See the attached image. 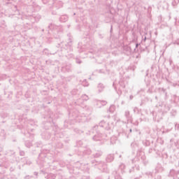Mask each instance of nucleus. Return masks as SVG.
Wrapping results in <instances>:
<instances>
[{"label":"nucleus","instance_id":"f257e3e1","mask_svg":"<svg viewBox=\"0 0 179 179\" xmlns=\"http://www.w3.org/2000/svg\"><path fill=\"white\" fill-rule=\"evenodd\" d=\"M69 114L70 115L71 114L73 120H75L76 122H85V121H86V115L82 116L78 110H76L73 113L70 112Z\"/></svg>","mask_w":179,"mask_h":179},{"label":"nucleus","instance_id":"f03ea898","mask_svg":"<svg viewBox=\"0 0 179 179\" xmlns=\"http://www.w3.org/2000/svg\"><path fill=\"white\" fill-rule=\"evenodd\" d=\"M48 28L50 30L53 31V33L55 34V33H60V34H62V26L61 25H56L55 24H50L48 26Z\"/></svg>","mask_w":179,"mask_h":179},{"label":"nucleus","instance_id":"7ed1b4c3","mask_svg":"<svg viewBox=\"0 0 179 179\" xmlns=\"http://www.w3.org/2000/svg\"><path fill=\"white\" fill-rule=\"evenodd\" d=\"M99 127L101 128H104L106 131H110V129H113L114 128V124L113 123L106 122L104 120H101L99 122Z\"/></svg>","mask_w":179,"mask_h":179},{"label":"nucleus","instance_id":"20e7f679","mask_svg":"<svg viewBox=\"0 0 179 179\" xmlns=\"http://www.w3.org/2000/svg\"><path fill=\"white\" fill-rule=\"evenodd\" d=\"M99 170L103 173H107V165L104 162H98Z\"/></svg>","mask_w":179,"mask_h":179},{"label":"nucleus","instance_id":"39448f33","mask_svg":"<svg viewBox=\"0 0 179 179\" xmlns=\"http://www.w3.org/2000/svg\"><path fill=\"white\" fill-rule=\"evenodd\" d=\"M124 117L126 118V122H129V121H131L132 117L131 116V112H129V110H126L124 111Z\"/></svg>","mask_w":179,"mask_h":179},{"label":"nucleus","instance_id":"423d86ee","mask_svg":"<svg viewBox=\"0 0 179 179\" xmlns=\"http://www.w3.org/2000/svg\"><path fill=\"white\" fill-rule=\"evenodd\" d=\"M104 137V135L101 134L99 131L96 132V134L92 138L93 141H101Z\"/></svg>","mask_w":179,"mask_h":179},{"label":"nucleus","instance_id":"0eeeda50","mask_svg":"<svg viewBox=\"0 0 179 179\" xmlns=\"http://www.w3.org/2000/svg\"><path fill=\"white\" fill-rule=\"evenodd\" d=\"M123 51L127 55H131V47L126 45L123 47Z\"/></svg>","mask_w":179,"mask_h":179},{"label":"nucleus","instance_id":"6e6552de","mask_svg":"<svg viewBox=\"0 0 179 179\" xmlns=\"http://www.w3.org/2000/svg\"><path fill=\"white\" fill-rule=\"evenodd\" d=\"M84 110L86 112L85 115H90V114H92V111L93 109L92 108V107L89 106H85L84 107Z\"/></svg>","mask_w":179,"mask_h":179},{"label":"nucleus","instance_id":"1a4fd4ad","mask_svg":"<svg viewBox=\"0 0 179 179\" xmlns=\"http://www.w3.org/2000/svg\"><path fill=\"white\" fill-rule=\"evenodd\" d=\"M62 72H71V64H66L62 66Z\"/></svg>","mask_w":179,"mask_h":179},{"label":"nucleus","instance_id":"9d476101","mask_svg":"<svg viewBox=\"0 0 179 179\" xmlns=\"http://www.w3.org/2000/svg\"><path fill=\"white\" fill-rule=\"evenodd\" d=\"M104 87H105L104 85H103L102 83L98 84L97 89H98L99 93H101V92L104 90Z\"/></svg>","mask_w":179,"mask_h":179},{"label":"nucleus","instance_id":"9b49d317","mask_svg":"<svg viewBox=\"0 0 179 179\" xmlns=\"http://www.w3.org/2000/svg\"><path fill=\"white\" fill-rule=\"evenodd\" d=\"M113 160H114V155L110 154L107 156L106 162H108V163H111V162H113Z\"/></svg>","mask_w":179,"mask_h":179},{"label":"nucleus","instance_id":"f8f14e48","mask_svg":"<svg viewBox=\"0 0 179 179\" xmlns=\"http://www.w3.org/2000/svg\"><path fill=\"white\" fill-rule=\"evenodd\" d=\"M59 21L62 22L63 23H65V22L68 21V15H62L59 17Z\"/></svg>","mask_w":179,"mask_h":179},{"label":"nucleus","instance_id":"ddd939ff","mask_svg":"<svg viewBox=\"0 0 179 179\" xmlns=\"http://www.w3.org/2000/svg\"><path fill=\"white\" fill-rule=\"evenodd\" d=\"M67 36H68L69 40V42L67 44L69 45V48L70 51H72V47H71V43H72L71 34H67Z\"/></svg>","mask_w":179,"mask_h":179},{"label":"nucleus","instance_id":"4468645a","mask_svg":"<svg viewBox=\"0 0 179 179\" xmlns=\"http://www.w3.org/2000/svg\"><path fill=\"white\" fill-rule=\"evenodd\" d=\"M119 85L120 86V87L119 88V90H122V89L125 88V83H124V82L122 81V80H120L119 81Z\"/></svg>","mask_w":179,"mask_h":179},{"label":"nucleus","instance_id":"2eb2a0df","mask_svg":"<svg viewBox=\"0 0 179 179\" xmlns=\"http://www.w3.org/2000/svg\"><path fill=\"white\" fill-rule=\"evenodd\" d=\"M103 155V152L101 151H98L94 155V157H100Z\"/></svg>","mask_w":179,"mask_h":179},{"label":"nucleus","instance_id":"dca6fc26","mask_svg":"<svg viewBox=\"0 0 179 179\" xmlns=\"http://www.w3.org/2000/svg\"><path fill=\"white\" fill-rule=\"evenodd\" d=\"M25 146L27 148H31V146H33V144L30 141H26L25 142Z\"/></svg>","mask_w":179,"mask_h":179},{"label":"nucleus","instance_id":"f3484780","mask_svg":"<svg viewBox=\"0 0 179 179\" xmlns=\"http://www.w3.org/2000/svg\"><path fill=\"white\" fill-rule=\"evenodd\" d=\"M82 100H85V101H87L89 100V96L86 94H84L81 96Z\"/></svg>","mask_w":179,"mask_h":179},{"label":"nucleus","instance_id":"a211bd4d","mask_svg":"<svg viewBox=\"0 0 179 179\" xmlns=\"http://www.w3.org/2000/svg\"><path fill=\"white\" fill-rule=\"evenodd\" d=\"M98 103H100L101 106H106L107 104L106 101H96Z\"/></svg>","mask_w":179,"mask_h":179},{"label":"nucleus","instance_id":"6ab92c4d","mask_svg":"<svg viewBox=\"0 0 179 179\" xmlns=\"http://www.w3.org/2000/svg\"><path fill=\"white\" fill-rule=\"evenodd\" d=\"M114 110H115V107L114 106H111L110 108H109V113H114Z\"/></svg>","mask_w":179,"mask_h":179},{"label":"nucleus","instance_id":"aec40b11","mask_svg":"<svg viewBox=\"0 0 179 179\" xmlns=\"http://www.w3.org/2000/svg\"><path fill=\"white\" fill-rule=\"evenodd\" d=\"M55 178H56L55 174L51 173V174L48 175V179H51V178L55 179Z\"/></svg>","mask_w":179,"mask_h":179},{"label":"nucleus","instance_id":"412c9836","mask_svg":"<svg viewBox=\"0 0 179 179\" xmlns=\"http://www.w3.org/2000/svg\"><path fill=\"white\" fill-rule=\"evenodd\" d=\"M0 136H2L3 138H5V130H1Z\"/></svg>","mask_w":179,"mask_h":179},{"label":"nucleus","instance_id":"4be33fe9","mask_svg":"<svg viewBox=\"0 0 179 179\" xmlns=\"http://www.w3.org/2000/svg\"><path fill=\"white\" fill-rule=\"evenodd\" d=\"M94 103H96V106H101V103H99L98 101H101L100 100L95 99Z\"/></svg>","mask_w":179,"mask_h":179},{"label":"nucleus","instance_id":"5701e85b","mask_svg":"<svg viewBox=\"0 0 179 179\" xmlns=\"http://www.w3.org/2000/svg\"><path fill=\"white\" fill-rule=\"evenodd\" d=\"M76 64H82V61L78 58L76 59Z\"/></svg>","mask_w":179,"mask_h":179},{"label":"nucleus","instance_id":"b1692460","mask_svg":"<svg viewBox=\"0 0 179 179\" xmlns=\"http://www.w3.org/2000/svg\"><path fill=\"white\" fill-rule=\"evenodd\" d=\"M173 44H174V45L176 44L177 45H179V40L173 41Z\"/></svg>","mask_w":179,"mask_h":179},{"label":"nucleus","instance_id":"393cba45","mask_svg":"<svg viewBox=\"0 0 179 179\" xmlns=\"http://www.w3.org/2000/svg\"><path fill=\"white\" fill-rule=\"evenodd\" d=\"M20 156H23L24 155V151H20Z\"/></svg>","mask_w":179,"mask_h":179},{"label":"nucleus","instance_id":"a878e982","mask_svg":"<svg viewBox=\"0 0 179 179\" xmlns=\"http://www.w3.org/2000/svg\"><path fill=\"white\" fill-rule=\"evenodd\" d=\"M78 92V90H73V91H72V94H75V92Z\"/></svg>","mask_w":179,"mask_h":179},{"label":"nucleus","instance_id":"bb28decb","mask_svg":"<svg viewBox=\"0 0 179 179\" xmlns=\"http://www.w3.org/2000/svg\"><path fill=\"white\" fill-rule=\"evenodd\" d=\"M162 90L165 93L166 95L167 94V92H166V90L164 88H162Z\"/></svg>","mask_w":179,"mask_h":179},{"label":"nucleus","instance_id":"cd10ccee","mask_svg":"<svg viewBox=\"0 0 179 179\" xmlns=\"http://www.w3.org/2000/svg\"><path fill=\"white\" fill-rule=\"evenodd\" d=\"M136 110H138V108H136V107L134 108V113H136Z\"/></svg>","mask_w":179,"mask_h":179},{"label":"nucleus","instance_id":"c85d7f7f","mask_svg":"<svg viewBox=\"0 0 179 179\" xmlns=\"http://www.w3.org/2000/svg\"><path fill=\"white\" fill-rule=\"evenodd\" d=\"M57 47H64V45H61V43L58 44Z\"/></svg>","mask_w":179,"mask_h":179},{"label":"nucleus","instance_id":"c756f323","mask_svg":"<svg viewBox=\"0 0 179 179\" xmlns=\"http://www.w3.org/2000/svg\"><path fill=\"white\" fill-rule=\"evenodd\" d=\"M99 128V126H95L93 129H97Z\"/></svg>","mask_w":179,"mask_h":179},{"label":"nucleus","instance_id":"7c9ffc66","mask_svg":"<svg viewBox=\"0 0 179 179\" xmlns=\"http://www.w3.org/2000/svg\"><path fill=\"white\" fill-rule=\"evenodd\" d=\"M146 36L144 37V38L143 39V41H146Z\"/></svg>","mask_w":179,"mask_h":179},{"label":"nucleus","instance_id":"2f4dec72","mask_svg":"<svg viewBox=\"0 0 179 179\" xmlns=\"http://www.w3.org/2000/svg\"><path fill=\"white\" fill-rule=\"evenodd\" d=\"M84 86H85V87L89 86V83L84 84Z\"/></svg>","mask_w":179,"mask_h":179},{"label":"nucleus","instance_id":"473e14b6","mask_svg":"<svg viewBox=\"0 0 179 179\" xmlns=\"http://www.w3.org/2000/svg\"><path fill=\"white\" fill-rule=\"evenodd\" d=\"M34 176H38V173L37 172H34Z\"/></svg>","mask_w":179,"mask_h":179},{"label":"nucleus","instance_id":"72a5a7b5","mask_svg":"<svg viewBox=\"0 0 179 179\" xmlns=\"http://www.w3.org/2000/svg\"><path fill=\"white\" fill-rule=\"evenodd\" d=\"M138 45H139V44H136V48H138Z\"/></svg>","mask_w":179,"mask_h":179},{"label":"nucleus","instance_id":"f704fd0d","mask_svg":"<svg viewBox=\"0 0 179 179\" xmlns=\"http://www.w3.org/2000/svg\"><path fill=\"white\" fill-rule=\"evenodd\" d=\"M72 57H73V55L71 54L70 57L72 58Z\"/></svg>","mask_w":179,"mask_h":179},{"label":"nucleus","instance_id":"c9c22d12","mask_svg":"<svg viewBox=\"0 0 179 179\" xmlns=\"http://www.w3.org/2000/svg\"><path fill=\"white\" fill-rule=\"evenodd\" d=\"M29 177H30V176H26L25 178L27 179V178H29Z\"/></svg>","mask_w":179,"mask_h":179},{"label":"nucleus","instance_id":"e433bc0d","mask_svg":"<svg viewBox=\"0 0 179 179\" xmlns=\"http://www.w3.org/2000/svg\"><path fill=\"white\" fill-rule=\"evenodd\" d=\"M60 6H62V2H60Z\"/></svg>","mask_w":179,"mask_h":179},{"label":"nucleus","instance_id":"4c0bfd02","mask_svg":"<svg viewBox=\"0 0 179 179\" xmlns=\"http://www.w3.org/2000/svg\"><path fill=\"white\" fill-rule=\"evenodd\" d=\"M76 104L79 105V102H76Z\"/></svg>","mask_w":179,"mask_h":179},{"label":"nucleus","instance_id":"58836bf2","mask_svg":"<svg viewBox=\"0 0 179 179\" xmlns=\"http://www.w3.org/2000/svg\"><path fill=\"white\" fill-rule=\"evenodd\" d=\"M129 131H130V132H132V129H130Z\"/></svg>","mask_w":179,"mask_h":179},{"label":"nucleus","instance_id":"ea45409f","mask_svg":"<svg viewBox=\"0 0 179 179\" xmlns=\"http://www.w3.org/2000/svg\"><path fill=\"white\" fill-rule=\"evenodd\" d=\"M99 108H101V106H99Z\"/></svg>","mask_w":179,"mask_h":179},{"label":"nucleus","instance_id":"a19ab883","mask_svg":"<svg viewBox=\"0 0 179 179\" xmlns=\"http://www.w3.org/2000/svg\"><path fill=\"white\" fill-rule=\"evenodd\" d=\"M130 99H132V96H130Z\"/></svg>","mask_w":179,"mask_h":179},{"label":"nucleus","instance_id":"79ce46f5","mask_svg":"<svg viewBox=\"0 0 179 179\" xmlns=\"http://www.w3.org/2000/svg\"><path fill=\"white\" fill-rule=\"evenodd\" d=\"M115 84L113 83V86H115Z\"/></svg>","mask_w":179,"mask_h":179},{"label":"nucleus","instance_id":"37998d69","mask_svg":"<svg viewBox=\"0 0 179 179\" xmlns=\"http://www.w3.org/2000/svg\"><path fill=\"white\" fill-rule=\"evenodd\" d=\"M115 89H117V87H115Z\"/></svg>","mask_w":179,"mask_h":179},{"label":"nucleus","instance_id":"c03bdc74","mask_svg":"<svg viewBox=\"0 0 179 179\" xmlns=\"http://www.w3.org/2000/svg\"><path fill=\"white\" fill-rule=\"evenodd\" d=\"M73 15H76V13H74Z\"/></svg>","mask_w":179,"mask_h":179}]
</instances>
